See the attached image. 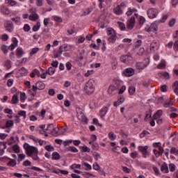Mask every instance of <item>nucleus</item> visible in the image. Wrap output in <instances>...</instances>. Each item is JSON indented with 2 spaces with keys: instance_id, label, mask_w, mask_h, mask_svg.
Returning a JSON list of instances; mask_svg holds the SVG:
<instances>
[{
  "instance_id": "f257e3e1",
  "label": "nucleus",
  "mask_w": 178,
  "mask_h": 178,
  "mask_svg": "<svg viewBox=\"0 0 178 178\" xmlns=\"http://www.w3.org/2000/svg\"><path fill=\"white\" fill-rule=\"evenodd\" d=\"M24 148L26 150V155L31 156L33 161H40V157L38 156V148L29 145V143L24 144Z\"/></svg>"
},
{
  "instance_id": "f03ea898",
  "label": "nucleus",
  "mask_w": 178,
  "mask_h": 178,
  "mask_svg": "<svg viewBox=\"0 0 178 178\" xmlns=\"http://www.w3.org/2000/svg\"><path fill=\"white\" fill-rule=\"evenodd\" d=\"M74 51V46L72 44H64L59 48L58 54H56L55 58H59L63 52H72Z\"/></svg>"
},
{
  "instance_id": "7ed1b4c3",
  "label": "nucleus",
  "mask_w": 178,
  "mask_h": 178,
  "mask_svg": "<svg viewBox=\"0 0 178 178\" xmlns=\"http://www.w3.org/2000/svg\"><path fill=\"white\" fill-rule=\"evenodd\" d=\"M106 34L108 35V41L111 44H115L118 40V35H116V31L112 28H108L106 31Z\"/></svg>"
},
{
  "instance_id": "20e7f679",
  "label": "nucleus",
  "mask_w": 178,
  "mask_h": 178,
  "mask_svg": "<svg viewBox=\"0 0 178 178\" xmlns=\"http://www.w3.org/2000/svg\"><path fill=\"white\" fill-rule=\"evenodd\" d=\"M94 80L92 79H90L85 86V91L86 92V94H88V95H90V94H92V92H94V91H95V85Z\"/></svg>"
},
{
  "instance_id": "39448f33",
  "label": "nucleus",
  "mask_w": 178,
  "mask_h": 178,
  "mask_svg": "<svg viewBox=\"0 0 178 178\" xmlns=\"http://www.w3.org/2000/svg\"><path fill=\"white\" fill-rule=\"evenodd\" d=\"M145 31L147 33H156L158 31V24L156 22H153L149 26L145 28Z\"/></svg>"
},
{
  "instance_id": "423d86ee",
  "label": "nucleus",
  "mask_w": 178,
  "mask_h": 178,
  "mask_svg": "<svg viewBox=\"0 0 178 178\" xmlns=\"http://www.w3.org/2000/svg\"><path fill=\"white\" fill-rule=\"evenodd\" d=\"M148 63H149V60L146 59L142 62L136 63V67L138 70H143V69H145L147 66H148Z\"/></svg>"
},
{
  "instance_id": "0eeeda50",
  "label": "nucleus",
  "mask_w": 178,
  "mask_h": 178,
  "mask_svg": "<svg viewBox=\"0 0 178 178\" xmlns=\"http://www.w3.org/2000/svg\"><path fill=\"white\" fill-rule=\"evenodd\" d=\"M76 117L81 122H86L87 120L86 115L83 113V110L80 107L76 108Z\"/></svg>"
},
{
  "instance_id": "6e6552de",
  "label": "nucleus",
  "mask_w": 178,
  "mask_h": 178,
  "mask_svg": "<svg viewBox=\"0 0 178 178\" xmlns=\"http://www.w3.org/2000/svg\"><path fill=\"white\" fill-rule=\"evenodd\" d=\"M118 88H119L118 87V85H116V84L111 85L108 87V89L107 90L108 95H111V97L113 95H115V94H116V92H118Z\"/></svg>"
},
{
  "instance_id": "1a4fd4ad",
  "label": "nucleus",
  "mask_w": 178,
  "mask_h": 178,
  "mask_svg": "<svg viewBox=\"0 0 178 178\" xmlns=\"http://www.w3.org/2000/svg\"><path fill=\"white\" fill-rule=\"evenodd\" d=\"M138 149L140 152H142L143 158L147 159L148 156H149V152H148V146H139Z\"/></svg>"
},
{
  "instance_id": "9d476101",
  "label": "nucleus",
  "mask_w": 178,
  "mask_h": 178,
  "mask_svg": "<svg viewBox=\"0 0 178 178\" xmlns=\"http://www.w3.org/2000/svg\"><path fill=\"white\" fill-rule=\"evenodd\" d=\"M158 10L156 8H149L147 10V16L149 19H155L158 16Z\"/></svg>"
},
{
  "instance_id": "9b49d317",
  "label": "nucleus",
  "mask_w": 178,
  "mask_h": 178,
  "mask_svg": "<svg viewBox=\"0 0 178 178\" xmlns=\"http://www.w3.org/2000/svg\"><path fill=\"white\" fill-rule=\"evenodd\" d=\"M121 62H123V63H126L127 65H129L133 62V57L130 55H124L120 57Z\"/></svg>"
},
{
  "instance_id": "f8f14e48",
  "label": "nucleus",
  "mask_w": 178,
  "mask_h": 178,
  "mask_svg": "<svg viewBox=\"0 0 178 178\" xmlns=\"http://www.w3.org/2000/svg\"><path fill=\"white\" fill-rule=\"evenodd\" d=\"M134 26H136V17H131L127 22V29L128 30H133V29H134Z\"/></svg>"
},
{
  "instance_id": "ddd939ff",
  "label": "nucleus",
  "mask_w": 178,
  "mask_h": 178,
  "mask_svg": "<svg viewBox=\"0 0 178 178\" xmlns=\"http://www.w3.org/2000/svg\"><path fill=\"white\" fill-rule=\"evenodd\" d=\"M123 6H124V3H121L118 6H117L113 10V13H115V15H122V13H123V9H122V8H123Z\"/></svg>"
},
{
  "instance_id": "4468645a",
  "label": "nucleus",
  "mask_w": 178,
  "mask_h": 178,
  "mask_svg": "<svg viewBox=\"0 0 178 178\" xmlns=\"http://www.w3.org/2000/svg\"><path fill=\"white\" fill-rule=\"evenodd\" d=\"M4 26L7 31H9L10 33L13 31V22H12V21H6L4 24Z\"/></svg>"
},
{
  "instance_id": "2eb2a0df",
  "label": "nucleus",
  "mask_w": 178,
  "mask_h": 178,
  "mask_svg": "<svg viewBox=\"0 0 178 178\" xmlns=\"http://www.w3.org/2000/svg\"><path fill=\"white\" fill-rule=\"evenodd\" d=\"M31 15H29V20L35 21L38 20V14L35 13L33 9L30 10Z\"/></svg>"
},
{
  "instance_id": "dca6fc26",
  "label": "nucleus",
  "mask_w": 178,
  "mask_h": 178,
  "mask_svg": "<svg viewBox=\"0 0 178 178\" xmlns=\"http://www.w3.org/2000/svg\"><path fill=\"white\" fill-rule=\"evenodd\" d=\"M159 48V42L157 40H153L150 44V49L152 51H156Z\"/></svg>"
},
{
  "instance_id": "f3484780",
  "label": "nucleus",
  "mask_w": 178,
  "mask_h": 178,
  "mask_svg": "<svg viewBox=\"0 0 178 178\" xmlns=\"http://www.w3.org/2000/svg\"><path fill=\"white\" fill-rule=\"evenodd\" d=\"M124 74L127 77H131V76H134V70L133 68H127L124 72Z\"/></svg>"
},
{
  "instance_id": "a211bd4d",
  "label": "nucleus",
  "mask_w": 178,
  "mask_h": 178,
  "mask_svg": "<svg viewBox=\"0 0 178 178\" xmlns=\"http://www.w3.org/2000/svg\"><path fill=\"white\" fill-rule=\"evenodd\" d=\"M12 42L13 43L8 47V49H10V51H13L15 48L17 47V42H19V41H17V39L16 38H13Z\"/></svg>"
},
{
  "instance_id": "6ab92c4d",
  "label": "nucleus",
  "mask_w": 178,
  "mask_h": 178,
  "mask_svg": "<svg viewBox=\"0 0 178 178\" xmlns=\"http://www.w3.org/2000/svg\"><path fill=\"white\" fill-rule=\"evenodd\" d=\"M5 3L8 6H16L17 1L15 0H5Z\"/></svg>"
},
{
  "instance_id": "aec40b11",
  "label": "nucleus",
  "mask_w": 178,
  "mask_h": 178,
  "mask_svg": "<svg viewBox=\"0 0 178 178\" xmlns=\"http://www.w3.org/2000/svg\"><path fill=\"white\" fill-rule=\"evenodd\" d=\"M124 102V97H120L118 101L115 102L113 104V106H115V108H118L119 105H122Z\"/></svg>"
},
{
  "instance_id": "412c9836",
  "label": "nucleus",
  "mask_w": 178,
  "mask_h": 178,
  "mask_svg": "<svg viewBox=\"0 0 178 178\" xmlns=\"http://www.w3.org/2000/svg\"><path fill=\"white\" fill-rule=\"evenodd\" d=\"M51 156V159H53V161H59V159H60V154L57 152H54Z\"/></svg>"
},
{
  "instance_id": "4be33fe9",
  "label": "nucleus",
  "mask_w": 178,
  "mask_h": 178,
  "mask_svg": "<svg viewBox=\"0 0 178 178\" xmlns=\"http://www.w3.org/2000/svg\"><path fill=\"white\" fill-rule=\"evenodd\" d=\"M56 71V70L54 67H49L46 72V74H49V76H54Z\"/></svg>"
},
{
  "instance_id": "5701e85b",
  "label": "nucleus",
  "mask_w": 178,
  "mask_h": 178,
  "mask_svg": "<svg viewBox=\"0 0 178 178\" xmlns=\"http://www.w3.org/2000/svg\"><path fill=\"white\" fill-rule=\"evenodd\" d=\"M24 54V51H23V49L18 47L16 50V56L17 58H22L23 56V54Z\"/></svg>"
},
{
  "instance_id": "b1692460",
  "label": "nucleus",
  "mask_w": 178,
  "mask_h": 178,
  "mask_svg": "<svg viewBox=\"0 0 178 178\" xmlns=\"http://www.w3.org/2000/svg\"><path fill=\"white\" fill-rule=\"evenodd\" d=\"M162 113H163V111L162 110H159L153 116L154 120H156V119H159V118L162 116Z\"/></svg>"
},
{
  "instance_id": "393cba45",
  "label": "nucleus",
  "mask_w": 178,
  "mask_h": 178,
  "mask_svg": "<svg viewBox=\"0 0 178 178\" xmlns=\"http://www.w3.org/2000/svg\"><path fill=\"white\" fill-rule=\"evenodd\" d=\"M160 169L163 173H168L169 172V168L166 163L162 164Z\"/></svg>"
},
{
  "instance_id": "a878e982",
  "label": "nucleus",
  "mask_w": 178,
  "mask_h": 178,
  "mask_svg": "<svg viewBox=\"0 0 178 178\" xmlns=\"http://www.w3.org/2000/svg\"><path fill=\"white\" fill-rule=\"evenodd\" d=\"M98 1L99 2V8L100 9H102V8L106 7V3H108V1H106V0H98Z\"/></svg>"
},
{
  "instance_id": "bb28decb",
  "label": "nucleus",
  "mask_w": 178,
  "mask_h": 178,
  "mask_svg": "<svg viewBox=\"0 0 178 178\" xmlns=\"http://www.w3.org/2000/svg\"><path fill=\"white\" fill-rule=\"evenodd\" d=\"M172 90L176 94V95H178V81H175L172 85Z\"/></svg>"
},
{
  "instance_id": "cd10ccee",
  "label": "nucleus",
  "mask_w": 178,
  "mask_h": 178,
  "mask_svg": "<svg viewBox=\"0 0 178 178\" xmlns=\"http://www.w3.org/2000/svg\"><path fill=\"white\" fill-rule=\"evenodd\" d=\"M19 73L20 74V76H27V74H29V71H27L26 68L22 67L19 70Z\"/></svg>"
},
{
  "instance_id": "c85d7f7f",
  "label": "nucleus",
  "mask_w": 178,
  "mask_h": 178,
  "mask_svg": "<svg viewBox=\"0 0 178 178\" xmlns=\"http://www.w3.org/2000/svg\"><path fill=\"white\" fill-rule=\"evenodd\" d=\"M81 165L82 166H85V170H91L92 169L91 165H90L86 161H82Z\"/></svg>"
},
{
  "instance_id": "c756f323",
  "label": "nucleus",
  "mask_w": 178,
  "mask_h": 178,
  "mask_svg": "<svg viewBox=\"0 0 178 178\" xmlns=\"http://www.w3.org/2000/svg\"><path fill=\"white\" fill-rule=\"evenodd\" d=\"M166 67V62L165 60H162L161 63L157 65V69H165Z\"/></svg>"
},
{
  "instance_id": "7c9ffc66",
  "label": "nucleus",
  "mask_w": 178,
  "mask_h": 178,
  "mask_svg": "<svg viewBox=\"0 0 178 178\" xmlns=\"http://www.w3.org/2000/svg\"><path fill=\"white\" fill-rule=\"evenodd\" d=\"M44 149H46V151H48V152H54V151H55V147H54L51 145H47L44 147Z\"/></svg>"
},
{
  "instance_id": "2f4dec72",
  "label": "nucleus",
  "mask_w": 178,
  "mask_h": 178,
  "mask_svg": "<svg viewBox=\"0 0 178 178\" xmlns=\"http://www.w3.org/2000/svg\"><path fill=\"white\" fill-rule=\"evenodd\" d=\"M38 90H44L45 88V84L40 81L36 83Z\"/></svg>"
},
{
  "instance_id": "473e14b6",
  "label": "nucleus",
  "mask_w": 178,
  "mask_h": 178,
  "mask_svg": "<svg viewBox=\"0 0 178 178\" xmlns=\"http://www.w3.org/2000/svg\"><path fill=\"white\" fill-rule=\"evenodd\" d=\"M159 76L161 77V79H169L170 77L168 72H161L159 74Z\"/></svg>"
},
{
  "instance_id": "72a5a7b5",
  "label": "nucleus",
  "mask_w": 178,
  "mask_h": 178,
  "mask_svg": "<svg viewBox=\"0 0 178 178\" xmlns=\"http://www.w3.org/2000/svg\"><path fill=\"white\" fill-rule=\"evenodd\" d=\"M108 138L111 140V141H115V140H116V134L112 131L110 132L108 134Z\"/></svg>"
},
{
  "instance_id": "f704fd0d",
  "label": "nucleus",
  "mask_w": 178,
  "mask_h": 178,
  "mask_svg": "<svg viewBox=\"0 0 178 178\" xmlns=\"http://www.w3.org/2000/svg\"><path fill=\"white\" fill-rule=\"evenodd\" d=\"M1 12H2V13H3V15H9L10 11H9V8L3 6L1 8Z\"/></svg>"
},
{
  "instance_id": "c9c22d12",
  "label": "nucleus",
  "mask_w": 178,
  "mask_h": 178,
  "mask_svg": "<svg viewBox=\"0 0 178 178\" xmlns=\"http://www.w3.org/2000/svg\"><path fill=\"white\" fill-rule=\"evenodd\" d=\"M52 19L55 22H57V23H62V22L63 21V19H62V17L56 15L52 16Z\"/></svg>"
},
{
  "instance_id": "e433bc0d",
  "label": "nucleus",
  "mask_w": 178,
  "mask_h": 178,
  "mask_svg": "<svg viewBox=\"0 0 178 178\" xmlns=\"http://www.w3.org/2000/svg\"><path fill=\"white\" fill-rule=\"evenodd\" d=\"M128 91L130 95H134V92H136V88L134 86H131L129 88Z\"/></svg>"
},
{
  "instance_id": "4c0bfd02",
  "label": "nucleus",
  "mask_w": 178,
  "mask_h": 178,
  "mask_svg": "<svg viewBox=\"0 0 178 178\" xmlns=\"http://www.w3.org/2000/svg\"><path fill=\"white\" fill-rule=\"evenodd\" d=\"M4 66L6 67V69H10V67H12V62L9 60H7L4 63Z\"/></svg>"
},
{
  "instance_id": "58836bf2",
  "label": "nucleus",
  "mask_w": 178,
  "mask_h": 178,
  "mask_svg": "<svg viewBox=\"0 0 178 178\" xmlns=\"http://www.w3.org/2000/svg\"><path fill=\"white\" fill-rule=\"evenodd\" d=\"M40 27H41V23L37 22L35 25H34L33 28V31H38L40 30Z\"/></svg>"
},
{
  "instance_id": "ea45409f",
  "label": "nucleus",
  "mask_w": 178,
  "mask_h": 178,
  "mask_svg": "<svg viewBox=\"0 0 178 178\" xmlns=\"http://www.w3.org/2000/svg\"><path fill=\"white\" fill-rule=\"evenodd\" d=\"M13 149L14 152H15L16 154H19V152H20V147L17 145H13Z\"/></svg>"
},
{
  "instance_id": "a19ab883",
  "label": "nucleus",
  "mask_w": 178,
  "mask_h": 178,
  "mask_svg": "<svg viewBox=\"0 0 178 178\" xmlns=\"http://www.w3.org/2000/svg\"><path fill=\"white\" fill-rule=\"evenodd\" d=\"M38 51H40V48H38V47L33 48L30 53V56H33V55H35V54H37V52H38Z\"/></svg>"
},
{
  "instance_id": "79ce46f5",
  "label": "nucleus",
  "mask_w": 178,
  "mask_h": 178,
  "mask_svg": "<svg viewBox=\"0 0 178 178\" xmlns=\"http://www.w3.org/2000/svg\"><path fill=\"white\" fill-rule=\"evenodd\" d=\"M170 154H174V155H178V149L175 147H171Z\"/></svg>"
},
{
  "instance_id": "37998d69",
  "label": "nucleus",
  "mask_w": 178,
  "mask_h": 178,
  "mask_svg": "<svg viewBox=\"0 0 178 178\" xmlns=\"http://www.w3.org/2000/svg\"><path fill=\"white\" fill-rule=\"evenodd\" d=\"M20 99H21V102H24V101L27 99V97H26V93L20 92Z\"/></svg>"
},
{
  "instance_id": "c03bdc74",
  "label": "nucleus",
  "mask_w": 178,
  "mask_h": 178,
  "mask_svg": "<svg viewBox=\"0 0 178 178\" xmlns=\"http://www.w3.org/2000/svg\"><path fill=\"white\" fill-rule=\"evenodd\" d=\"M118 67V60L114 58L113 61L112 62V69L115 70Z\"/></svg>"
},
{
  "instance_id": "a18cd8bd",
  "label": "nucleus",
  "mask_w": 178,
  "mask_h": 178,
  "mask_svg": "<svg viewBox=\"0 0 178 178\" xmlns=\"http://www.w3.org/2000/svg\"><path fill=\"white\" fill-rule=\"evenodd\" d=\"M18 101H19V99L17 97V95H14L13 96V98H12V100H11L12 104H17Z\"/></svg>"
},
{
  "instance_id": "49530a36",
  "label": "nucleus",
  "mask_w": 178,
  "mask_h": 178,
  "mask_svg": "<svg viewBox=\"0 0 178 178\" xmlns=\"http://www.w3.org/2000/svg\"><path fill=\"white\" fill-rule=\"evenodd\" d=\"M8 166H11L12 168H13V166H16V160L11 159L8 163Z\"/></svg>"
},
{
  "instance_id": "de8ad7c7",
  "label": "nucleus",
  "mask_w": 178,
  "mask_h": 178,
  "mask_svg": "<svg viewBox=\"0 0 178 178\" xmlns=\"http://www.w3.org/2000/svg\"><path fill=\"white\" fill-rule=\"evenodd\" d=\"M148 134H149V132H148V131H143L140 134V138H144V137H147V136H148Z\"/></svg>"
},
{
  "instance_id": "09e8293b",
  "label": "nucleus",
  "mask_w": 178,
  "mask_h": 178,
  "mask_svg": "<svg viewBox=\"0 0 178 178\" xmlns=\"http://www.w3.org/2000/svg\"><path fill=\"white\" fill-rule=\"evenodd\" d=\"M13 126V121L12 120H8L6 122V127L9 128L12 127Z\"/></svg>"
},
{
  "instance_id": "8fccbe9b",
  "label": "nucleus",
  "mask_w": 178,
  "mask_h": 178,
  "mask_svg": "<svg viewBox=\"0 0 178 178\" xmlns=\"http://www.w3.org/2000/svg\"><path fill=\"white\" fill-rule=\"evenodd\" d=\"M1 51H3V54H5V55H6V54H8V47H6V45H2L1 47Z\"/></svg>"
},
{
  "instance_id": "3c124183",
  "label": "nucleus",
  "mask_w": 178,
  "mask_h": 178,
  "mask_svg": "<svg viewBox=\"0 0 178 178\" xmlns=\"http://www.w3.org/2000/svg\"><path fill=\"white\" fill-rule=\"evenodd\" d=\"M68 151L70 152H79V149H77V148L72 146L68 147Z\"/></svg>"
},
{
  "instance_id": "603ef678",
  "label": "nucleus",
  "mask_w": 178,
  "mask_h": 178,
  "mask_svg": "<svg viewBox=\"0 0 178 178\" xmlns=\"http://www.w3.org/2000/svg\"><path fill=\"white\" fill-rule=\"evenodd\" d=\"M70 168H71V169H72V170H74V169H81V165H80V164H72Z\"/></svg>"
},
{
  "instance_id": "864d4df0",
  "label": "nucleus",
  "mask_w": 178,
  "mask_h": 178,
  "mask_svg": "<svg viewBox=\"0 0 178 178\" xmlns=\"http://www.w3.org/2000/svg\"><path fill=\"white\" fill-rule=\"evenodd\" d=\"M169 169L171 172H175L176 170V165L173 163L169 165Z\"/></svg>"
},
{
  "instance_id": "5fc2aeb1",
  "label": "nucleus",
  "mask_w": 178,
  "mask_h": 178,
  "mask_svg": "<svg viewBox=\"0 0 178 178\" xmlns=\"http://www.w3.org/2000/svg\"><path fill=\"white\" fill-rule=\"evenodd\" d=\"M119 27L120 30H126V25L123 24V22H118Z\"/></svg>"
},
{
  "instance_id": "6e6d98bb",
  "label": "nucleus",
  "mask_w": 178,
  "mask_h": 178,
  "mask_svg": "<svg viewBox=\"0 0 178 178\" xmlns=\"http://www.w3.org/2000/svg\"><path fill=\"white\" fill-rule=\"evenodd\" d=\"M83 176L86 178L94 177V175H92L90 172H84L83 174Z\"/></svg>"
},
{
  "instance_id": "4d7b16f0",
  "label": "nucleus",
  "mask_w": 178,
  "mask_h": 178,
  "mask_svg": "<svg viewBox=\"0 0 178 178\" xmlns=\"http://www.w3.org/2000/svg\"><path fill=\"white\" fill-rule=\"evenodd\" d=\"M122 169L125 173H130V172H131V170L126 166H122Z\"/></svg>"
},
{
  "instance_id": "13d9d810",
  "label": "nucleus",
  "mask_w": 178,
  "mask_h": 178,
  "mask_svg": "<svg viewBox=\"0 0 178 178\" xmlns=\"http://www.w3.org/2000/svg\"><path fill=\"white\" fill-rule=\"evenodd\" d=\"M107 112H108V110H106V108L102 109L100 111V116H101V118H104V116H105V115H106Z\"/></svg>"
},
{
  "instance_id": "bf43d9fd",
  "label": "nucleus",
  "mask_w": 178,
  "mask_h": 178,
  "mask_svg": "<svg viewBox=\"0 0 178 178\" xmlns=\"http://www.w3.org/2000/svg\"><path fill=\"white\" fill-rule=\"evenodd\" d=\"M82 151L83 152H90V151H91V149H90V147L86 146V145H83L82 147Z\"/></svg>"
},
{
  "instance_id": "052dcab7",
  "label": "nucleus",
  "mask_w": 178,
  "mask_h": 178,
  "mask_svg": "<svg viewBox=\"0 0 178 178\" xmlns=\"http://www.w3.org/2000/svg\"><path fill=\"white\" fill-rule=\"evenodd\" d=\"M14 80L12 79H10L8 80L7 81V86L8 87H12V86H13V83H14Z\"/></svg>"
},
{
  "instance_id": "680f3d73",
  "label": "nucleus",
  "mask_w": 178,
  "mask_h": 178,
  "mask_svg": "<svg viewBox=\"0 0 178 178\" xmlns=\"http://www.w3.org/2000/svg\"><path fill=\"white\" fill-rule=\"evenodd\" d=\"M8 38H9V36L7 34H3L1 36V39L3 41H8Z\"/></svg>"
},
{
  "instance_id": "e2e57ef3",
  "label": "nucleus",
  "mask_w": 178,
  "mask_h": 178,
  "mask_svg": "<svg viewBox=\"0 0 178 178\" xmlns=\"http://www.w3.org/2000/svg\"><path fill=\"white\" fill-rule=\"evenodd\" d=\"M37 143H38L39 145H40V146L46 145V144H47V141L42 140L41 139H38Z\"/></svg>"
},
{
  "instance_id": "0e129e2a",
  "label": "nucleus",
  "mask_w": 178,
  "mask_h": 178,
  "mask_svg": "<svg viewBox=\"0 0 178 178\" xmlns=\"http://www.w3.org/2000/svg\"><path fill=\"white\" fill-rule=\"evenodd\" d=\"M18 115L19 116H23L24 119H26V111H20L18 112Z\"/></svg>"
},
{
  "instance_id": "69168bd1",
  "label": "nucleus",
  "mask_w": 178,
  "mask_h": 178,
  "mask_svg": "<svg viewBox=\"0 0 178 178\" xmlns=\"http://www.w3.org/2000/svg\"><path fill=\"white\" fill-rule=\"evenodd\" d=\"M168 15H165L163 16L162 19L161 20H159L160 23H165V22H166V20L168 19Z\"/></svg>"
},
{
  "instance_id": "338daca9",
  "label": "nucleus",
  "mask_w": 178,
  "mask_h": 178,
  "mask_svg": "<svg viewBox=\"0 0 178 178\" xmlns=\"http://www.w3.org/2000/svg\"><path fill=\"white\" fill-rule=\"evenodd\" d=\"M23 165L24 166H31V161L26 160L23 162Z\"/></svg>"
},
{
  "instance_id": "774afa93",
  "label": "nucleus",
  "mask_w": 178,
  "mask_h": 178,
  "mask_svg": "<svg viewBox=\"0 0 178 178\" xmlns=\"http://www.w3.org/2000/svg\"><path fill=\"white\" fill-rule=\"evenodd\" d=\"M175 51H178V40L175 41L174 43Z\"/></svg>"
}]
</instances>
